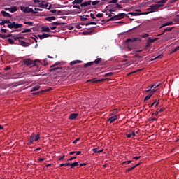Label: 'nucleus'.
Segmentation results:
<instances>
[{
  "label": "nucleus",
  "mask_w": 179,
  "mask_h": 179,
  "mask_svg": "<svg viewBox=\"0 0 179 179\" xmlns=\"http://www.w3.org/2000/svg\"><path fill=\"white\" fill-rule=\"evenodd\" d=\"M128 17V19H129V16L128 15V14H125V13H119L117 14V19L119 20H120V19H124V17Z\"/></svg>",
  "instance_id": "obj_10"
},
{
  "label": "nucleus",
  "mask_w": 179,
  "mask_h": 179,
  "mask_svg": "<svg viewBox=\"0 0 179 179\" xmlns=\"http://www.w3.org/2000/svg\"><path fill=\"white\" fill-rule=\"evenodd\" d=\"M20 9L24 13H32V15H36L37 13V11H34L33 8L29 7L21 6Z\"/></svg>",
  "instance_id": "obj_3"
},
{
  "label": "nucleus",
  "mask_w": 179,
  "mask_h": 179,
  "mask_svg": "<svg viewBox=\"0 0 179 179\" xmlns=\"http://www.w3.org/2000/svg\"><path fill=\"white\" fill-rule=\"evenodd\" d=\"M0 38H3L5 40V38H6V35L0 34Z\"/></svg>",
  "instance_id": "obj_52"
},
{
  "label": "nucleus",
  "mask_w": 179,
  "mask_h": 179,
  "mask_svg": "<svg viewBox=\"0 0 179 179\" xmlns=\"http://www.w3.org/2000/svg\"><path fill=\"white\" fill-rule=\"evenodd\" d=\"M168 0H160L157 2V4L151 5L149 6L148 8H147V10L153 13V12H159V8H162V6H164V3H166Z\"/></svg>",
  "instance_id": "obj_2"
},
{
  "label": "nucleus",
  "mask_w": 179,
  "mask_h": 179,
  "mask_svg": "<svg viewBox=\"0 0 179 179\" xmlns=\"http://www.w3.org/2000/svg\"><path fill=\"white\" fill-rule=\"evenodd\" d=\"M42 31L45 33H50L51 30L50 29V27L43 26L42 27Z\"/></svg>",
  "instance_id": "obj_18"
},
{
  "label": "nucleus",
  "mask_w": 179,
  "mask_h": 179,
  "mask_svg": "<svg viewBox=\"0 0 179 179\" xmlns=\"http://www.w3.org/2000/svg\"><path fill=\"white\" fill-rule=\"evenodd\" d=\"M92 33H93V31H84L82 34L83 36H89L90 34H92Z\"/></svg>",
  "instance_id": "obj_25"
},
{
  "label": "nucleus",
  "mask_w": 179,
  "mask_h": 179,
  "mask_svg": "<svg viewBox=\"0 0 179 179\" xmlns=\"http://www.w3.org/2000/svg\"><path fill=\"white\" fill-rule=\"evenodd\" d=\"M118 118V116L117 115H114L113 117H110L108 120V122H110V124H113V122H114V121H116V120Z\"/></svg>",
  "instance_id": "obj_13"
},
{
  "label": "nucleus",
  "mask_w": 179,
  "mask_h": 179,
  "mask_svg": "<svg viewBox=\"0 0 179 179\" xmlns=\"http://www.w3.org/2000/svg\"><path fill=\"white\" fill-rule=\"evenodd\" d=\"M55 17H48L45 18V20H47L48 22H52V20H55Z\"/></svg>",
  "instance_id": "obj_29"
},
{
  "label": "nucleus",
  "mask_w": 179,
  "mask_h": 179,
  "mask_svg": "<svg viewBox=\"0 0 179 179\" xmlns=\"http://www.w3.org/2000/svg\"><path fill=\"white\" fill-rule=\"evenodd\" d=\"M8 43H10V44H15V41L12 38H8Z\"/></svg>",
  "instance_id": "obj_51"
},
{
  "label": "nucleus",
  "mask_w": 179,
  "mask_h": 179,
  "mask_svg": "<svg viewBox=\"0 0 179 179\" xmlns=\"http://www.w3.org/2000/svg\"><path fill=\"white\" fill-rule=\"evenodd\" d=\"M94 153H101L104 150L103 149H101L99 150V148H94L93 150Z\"/></svg>",
  "instance_id": "obj_27"
},
{
  "label": "nucleus",
  "mask_w": 179,
  "mask_h": 179,
  "mask_svg": "<svg viewBox=\"0 0 179 179\" xmlns=\"http://www.w3.org/2000/svg\"><path fill=\"white\" fill-rule=\"evenodd\" d=\"M52 24H53V26H61V24H62V23L59 22H53L52 23Z\"/></svg>",
  "instance_id": "obj_37"
},
{
  "label": "nucleus",
  "mask_w": 179,
  "mask_h": 179,
  "mask_svg": "<svg viewBox=\"0 0 179 179\" xmlns=\"http://www.w3.org/2000/svg\"><path fill=\"white\" fill-rule=\"evenodd\" d=\"M76 64H78V62L76 60L72 61L70 62V65H71V66L75 65Z\"/></svg>",
  "instance_id": "obj_53"
},
{
  "label": "nucleus",
  "mask_w": 179,
  "mask_h": 179,
  "mask_svg": "<svg viewBox=\"0 0 179 179\" xmlns=\"http://www.w3.org/2000/svg\"><path fill=\"white\" fill-rule=\"evenodd\" d=\"M63 69L62 67H55L53 69H51L49 70V72H53V73H61L62 72Z\"/></svg>",
  "instance_id": "obj_6"
},
{
  "label": "nucleus",
  "mask_w": 179,
  "mask_h": 179,
  "mask_svg": "<svg viewBox=\"0 0 179 179\" xmlns=\"http://www.w3.org/2000/svg\"><path fill=\"white\" fill-rule=\"evenodd\" d=\"M179 50V46L176 47L175 49H173L171 52V54H174V52H177Z\"/></svg>",
  "instance_id": "obj_43"
},
{
  "label": "nucleus",
  "mask_w": 179,
  "mask_h": 179,
  "mask_svg": "<svg viewBox=\"0 0 179 179\" xmlns=\"http://www.w3.org/2000/svg\"><path fill=\"white\" fill-rule=\"evenodd\" d=\"M1 15H3V16L4 17H12V15L9 13H7L6 11L5 10H2L1 12Z\"/></svg>",
  "instance_id": "obj_15"
},
{
  "label": "nucleus",
  "mask_w": 179,
  "mask_h": 179,
  "mask_svg": "<svg viewBox=\"0 0 179 179\" xmlns=\"http://www.w3.org/2000/svg\"><path fill=\"white\" fill-rule=\"evenodd\" d=\"M38 37H39L40 40H43V38H48V37H51V35L48 34H43L42 35H38Z\"/></svg>",
  "instance_id": "obj_12"
},
{
  "label": "nucleus",
  "mask_w": 179,
  "mask_h": 179,
  "mask_svg": "<svg viewBox=\"0 0 179 179\" xmlns=\"http://www.w3.org/2000/svg\"><path fill=\"white\" fill-rule=\"evenodd\" d=\"M94 62H90L84 64V68H89V66H92V65H94Z\"/></svg>",
  "instance_id": "obj_22"
},
{
  "label": "nucleus",
  "mask_w": 179,
  "mask_h": 179,
  "mask_svg": "<svg viewBox=\"0 0 179 179\" xmlns=\"http://www.w3.org/2000/svg\"><path fill=\"white\" fill-rule=\"evenodd\" d=\"M114 8V5L110 4L106 7V10H111L112 8Z\"/></svg>",
  "instance_id": "obj_30"
},
{
  "label": "nucleus",
  "mask_w": 179,
  "mask_h": 179,
  "mask_svg": "<svg viewBox=\"0 0 179 179\" xmlns=\"http://www.w3.org/2000/svg\"><path fill=\"white\" fill-rule=\"evenodd\" d=\"M117 2H118V0H112L109 1V3H117Z\"/></svg>",
  "instance_id": "obj_56"
},
{
  "label": "nucleus",
  "mask_w": 179,
  "mask_h": 179,
  "mask_svg": "<svg viewBox=\"0 0 179 179\" xmlns=\"http://www.w3.org/2000/svg\"><path fill=\"white\" fill-rule=\"evenodd\" d=\"M128 15H131V16H141V15H142V14H141V13H134V12L128 13Z\"/></svg>",
  "instance_id": "obj_24"
},
{
  "label": "nucleus",
  "mask_w": 179,
  "mask_h": 179,
  "mask_svg": "<svg viewBox=\"0 0 179 179\" xmlns=\"http://www.w3.org/2000/svg\"><path fill=\"white\" fill-rule=\"evenodd\" d=\"M175 22H179V15H176V17L174 19Z\"/></svg>",
  "instance_id": "obj_59"
},
{
  "label": "nucleus",
  "mask_w": 179,
  "mask_h": 179,
  "mask_svg": "<svg viewBox=\"0 0 179 179\" xmlns=\"http://www.w3.org/2000/svg\"><path fill=\"white\" fill-rule=\"evenodd\" d=\"M79 116L78 113H72L69 116V120H76L78 117Z\"/></svg>",
  "instance_id": "obj_14"
},
{
  "label": "nucleus",
  "mask_w": 179,
  "mask_h": 179,
  "mask_svg": "<svg viewBox=\"0 0 179 179\" xmlns=\"http://www.w3.org/2000/svg\"><path fill=\"white\" fill-rule=\"evenodd\" d=\"M151 95L148 94L145 96V98L144 99V101H148V100H149V99H150Z\"/></svg>",
  "instance_id": "obj_48"
},
{
  "label": "nucleus",
  "mask_w": 179,
  "mask_h": 179,
  "mask_svg": "<svg viewBox=\"0 0 179 179\" xmlns=\"http://www.w3.org/2000/svg\"><path fill=\"white\" fill-rule=\"evenodd\" d=\"M102 61H103V59L97 58L96 59H95L94 62H94V64H96V65H99V64H101Z\"/></svg>",
  "instance_id": "obj_20"
},
{
  "label": "nucleus",
  "mask_w": 179,
  "mask_h": 179,
  "mask_svg": "<svg viewBox=\"0 0 179 179\" xmlns=\"http://www.w3.org/2000/svg\"><path fill=\"white\" fill-rule=\"evenodd\" d=\"M90 17H92V19H96V16L93 13L90 14Z\"/></svg>",
  "instance_id": "obj_63"
},
{
  "label": "nucleus",
  "mask_w": 179,
  "mask_h": 179,
  "mask_svg": "<svg viewBox=\"0 0 179 179\" xmlns=\"http://www.w3.org/2000/svg\"><path fill=\"white\" fill-rule=\"evenodd\" d=\"M49 26H50L51 30H55V29H57V27L55 26L54 24H52V23L50 24Z\"/></svg>",
  "instance_id": "obj_39"
},
{
  "label": "nucleus",
  "mask_w": 179,
  "mask_h": 179,
  "mask_svg": "<svg viewBox=\"0 0 179 179\" xmlns=\"http://www.w3.org/2000/svg\"><path fill=\"white\" fill-rule=\"evenodd\" d=\"M159 86H160V83L158 84V85L154 84V85H152L151 86H149L148 87H150V89H153V88L159 87Z\"/></svg>",
  "instance_id": "obj_36"
},
{
  "label": "nucleus",
  "mask_w": 179,
  "mask_h": 179,
  "mask_svg": "<svg viewBox=\"0 0 179 179\" xmlns=\"http://www.w3.org/2000/svg\"><path fill=\"white\" fill-rule=\"evenodd\" d=\"M69 166H71V169H73L74 167H76V166H79V162H76L72 164L70 163Z\"/></svg>",
  "instance_id": "obj_23"
},
{
  "label": "nucleus",
  "mask_w": 179,
  "mask_h": 179,
  "mask_svg": "<svg viewBox=\"0 0 179 179\" xmlns=\"http://www.w3.org/2000/svg\"><path fill=\"white\" fill-rule=\"evenodd\" d=\"M173 29H174V27H167V28H166V29L163 31V33H166V31H171V30H173Z\"/></svg>",
  "instance_id": "obj_31"
},
{
  "label": "nucleus",
  "mask_w": 179,
  "mask_h": 179,
  "mask_svg": "<svg viewBox=\"0 0 179 179\" xmlns=\"http://www.w3.org/2000/svg\"><path fill=\"white\" fill-rule=\"evenodd\" d=\"M22 27H23V24H19L16 22H13L8 24V29H20Z\"/></svg>",
  "instance_id": "obj_4"
},
{
  "label": "nucleus",
  "mask_w": 179,
  "mask_h": 179,
  "mask_svg": "<svg viewBox=\"0 0 179 179\" xmlns=\"http://www.w3.org/2000/svg\"><path fill=\"white\" fill-rule=\"evenodd\" d=\"M38 139H40V135L37 134L36 136H35V142H37Z\"/></svg>",
  "instance_id": "obj_50"
},
{
  "label": "nucleus",
  "mask_w": 179,
  "mask_h": 179,
  "mask_svg": "<svg viewBox=\"0 0 179 179\" xmlns=\"http://www.w3.org/2000/svg\"><path fill=\"white\" fill-rule=\"evenodd\" d=\"M57 15H62V10H58V11L57 12Z\"/></svg>",
  "instance_id": "obj_64"
},
{
  "label": "nucleus",
  "mask_w": 179,
  "mask_h": 179,
  "mask_svg": "<svg viewBox=\"0 0 179 179\" xmlns=\"http://www.w3.org/2000/svg\"><path fill=\"white\" fill-rule=\"evenodd\" d=\"M157 40H159V38H155L153 39H152V38H148L147 40V43H155V41H157Z\"/></svg>",
  "instance_id": "obj_19"
},
{
  "label": "nucleus",
  "mask_w": 179,
  "mask_h": 179,
  "mask_svg": "<svg viewBox=\"0 0 179 179\" xmlns=\"http://www.w3.org/2000/svg\"><path fill=\"white\" fill-rule=\"evenodd\" d=\"M134 169H135V166H131V167H130V168H128V169L126 170V171H127V173H129V171H132V170H134Z\"/></svg>",
  "instance_id": "obj_40"
},
{
  "label": "nucleus",
  "mask_w": 179,
  "mask_h": 179,
  "mask_svg": "<svg viewBox=\"0 0 179 179\" xmlns=\"http://www.w3.org/2000/svg\"><path fill=\"white\" fill-rule=\"evenodd\" d=\"M113 20H118V15H117L113 16L112 17H110V19H108V20H107V22H111V21H113Z\"/></svg>",
  "instance_id": "obj_21"
},
{
  "label": "nucleus",
  "mask_w": 179,
  "mask_h": 179,
  "mask_svg": "<svg viewBox=\"0 0 179 179\" xmlns=\"http://www.w3.org/2000/svg\"><path fill=\"white\" fill-rule=\"evenodd\" d=\"M5 10H8L11 13H14V12H17V7L13 6L11 8H6Z\"/></svg>",
  "instance_id": "obj_9"
},
{
  "label": "nucleus",
  "mask_w": 179,
  "mask_h": 179,
  "mask_svg": "<svg viewBox=\"0 0 179 179\" xmlns=\"http://www.w3.org/2000/svg\"><path fill=\"white\" fill-rule=\"evenodd\" d=\"M156 92H157V90H154L152 91H150L149 94L151 95V97H152V96H153V94H155V93H156Z\"/></svg>",
  "instance_id": "obj_47"
},
{
  "label": "nucleus",
  "mask_w": 179,
  "mask_h": 179,
  "mask_svg": "<svg viewBox=\"0 0 179 179\" xmlns=\"http://www.w3.org/2000/svg\"><path fill=\"white\" fill-rule=\"evenodd\" d=\"M82 2H83V0H74L72 3L73 5H75V4L79 5L80 3L82 4Z\"/></svg>",
  "instance_id": "obj_28"
},
{
  "label": "nucleus",
  "mask_w": 179,
  "mask_h": 179,
  "mask_svg": "<svg viewBox=\"0 0 179 179\" xmlns=\"http://www.w3.org/2000/svg\"><path fill=\"white\" fill-rule=\"evenodd\" d=\"M80 6H81V8H85V6H87V1H85L84 3H81Z\"/></svg>",
  "instance_id": "obj_41"
},
{
  "label": "nucleus",
  "mask_w": 179,
  "mask_h": 179,
  "mask_svg": "<svg viewBox=\"0 0 179 179\" xmlns=\"http://www.w3.org/2000/svg\"><path fill=\"white\" fill-rule=\"evenodd\" d=\"M22 33H31V29H24V31H22Z\"/></svg>",
  "instance_id": "obj_44"
},
{
  "label": "nucleus",
  "mask_w": 179,
  "mask_h": 179,
  "mask_svg": "<svg viewBox=\"0 0 179 179\" xmlns=\"http://www.w3.org/2000/svg\"><path fill=\"white\" fill-rule=\"evenodd\" d=\"M117 10V7H113L112 9L109 10V12H115Z\"/></svg>",
  "instance_id": "obj_54"
},
{
  "label": "nucleus",
  "mask_w": 179,
  "mask_h": 179,
  "mask_svg": "<svg viewBox=\"0 0 179 179\" xmlns=\"http://www.w3.org/2000/svg\"><path fill=\"white\" fill-rule=\"evenodd\" d=\"M90 24H97V22H94L93 21H88L87 23H85V26H89Z\"/></svg>",
  "instance_id": "obj_32"
},
{
  "label": "nucleus",
  "mask_w": 179,
  "mask_h": 179,
  "mask_svg": "<svg viewBox=\"0 0 179 179\" xmlns=\"http://www.w3.org/2000/svg\"><path fill=\"white\" fill-rule=\"evenodd\" d=\"M96 17H103V14L101 13L96 14Z\"/></svg>",
  "instance_id": "obj_61"
},
{
  "label": "nucleus",
  "mask_w": 179,
  "mask_h": 179,
  "mask_svg": "<svg viewBox=\"0 0 179 179\" xmlns=\"http://www.w3.org/2000/svg\"><path fill=\"white\" fill-rule=\"evenodd\" d=\"M13 40H15V41H16L17 40L19 41V40H20V36H15V35H13Z\"/></svg>",
  "instance_id": "obj_46"
},
{
  "label": "nucleus",
  "mask_w": 179,
  "mask_h": 179,
  "mask_svg": "<svg viewBox=\"0 0 179 179\" xmlns=\"http://www.w3.org/2000/svg\"><path fill=\"white\" fill-rule=\"evenodd\" d=\"M173 22H172V21H170V22H166V23H164V24H162L161 25V27H159V29H163V27H166V26H171V25H173Z\"/></svg>",
  "instance_id": "obj_16"
},
{
  "label": "nucleus",
  "mask_w": 179,
  "mask_h": 179,
  "mask_svg": "<svg viewBox=\"0 0 179 179\" xmlns=\"http://www.w3.org/2000/svg\"><path fill=\"white\" fill-rule=\"evenodd\" d=\"M22 45V47H29V45H30V44H29V43H27V42L24 41L22 45Z\"/></svg>",
  "instance_id": "obj_42"
},
{
  "label": "nucleus",
  "mask_w": 179,
  "mask_h": 179,
  "mask_svg": "<svg viewBox=\"0 0 179 179\" xmlns=\"http://www.w3.org/2000/svg\"><path fill=\"white\" fill-rule=\"evenodd\" d=\"M141 37L143 38H148V37H149V34H145L142 35Z\"/></svg>",
  "instance_id": "obj_49"
},
{
  "label": "nucleus",
  "mask_w": 179,
  "mask_h": 179,
  "mask_svg": "<svg viewBox=\"0 0 179 179\" xmlns=\"http://www.w3.org/2000/svg\"><path fill=\"white\" fill-rule=\"evenodd\" d=\"M69 164H71V163L68 162V163H65V164H61L59 165V167H68V166H70Z\"/></svg>",
  "instance_id": "obj_33"
},
{
  "label": "nucleus",
  "mask_w": 179,
  "mask_h": 179,
  "mask_svg": "<svg viewBox=\"0 0 179 179\" xmlns=\"http://www.w3.org/2000/svg\"><path fill=\"white\" fill-rule=\"evenodd\" d=\"M87 82H92V83H100V82H104V79L96 80V78L88 80Z\"/></svg>",
  "instance_id": "obj_11"
},
{
  "label": "nucleus",
  "mask_w": 179,
  "mask_h": 179,
  "mask_svg": "<svg viewBox=\"0 0 179 179\" xmlns=\"http://www.w3.org/2000/svg\"><path fill=\"white\" fill-rule=\"evenodd\" d=\"M40 85H36L34 87H32V90H31V92H37V90H38L40 89Z\"/></svg>",
  "instance_id": "obj_26"
},
{
  "label": "nucleus",
  "mask_w": 179,
  "mask_h": 179,
  "mask_svg": "<svg viewBox=\"0 0 179 179\" xmlns=\"http://www.w3.org/2000/svg\"><path fill=\"white\" fill-rule=\"evenodd\" d=\"M14 79H17L19 78H27L29 76H40V75L38 74H34V75H30L29 73H18V74H15L14 75Z\"/></svg>",
  "instance_id": "obj_5"
},
{
  "label": "nucleus",
  "mask_w": 179,
  "mask_h": 179,
  "mask_svg": "<svg viewBox=\"0 0 179 179\" xmlns=\"http://www.w3.org/2000/svg\"><path fill=\"white\" fill-rule=\"evenodd\" d=\"M99 3H100V0H96V1H92V5H93L94 6H96V5H99Z\"/></svg>",
  "instance_id": "obj_34"
},
{
  "label": "nucleus",
  "mask_w": 179,
  "mask_h": 179,
  "mask_svg": "<svg viewBox=\"0 0 179 179\" xmlns=\"http://www.w3.org/2000/svg\"><path fill=\"white\" fill-rule=\"evenodd\" d=\"M149 13H151V12L148 11V12L140 13L141 15H149Z\"/></svg>",
  "instance_id": "obj_58"
},
{
  "label": "nucleus",
  "mask_w": 179,
  "mask_h": 179,
  "mask_svg": "<svg viewBox=\"0 0 179 179\" xmlns=\"http://www.w3.org/2000/svg\"><path fill=\"white\" fill-rule=\"evenodd\" d=\"M23 64L26 65L27 66H29V68H33V66H34L35 68H36V69L34 70V72H40V71H41V68H40L38 66V65H37L36 64V62H40V60H35L33 61L31 59H25L23 60Z\"/></svg>",
  "instance_id": "obj_1"
},
{
  "label": "nucleus",
  "mask_w": 179,
  "mask_h": 179,
  "mask_svg": "<svg viewBox=\"0 0 179 179\" xmlns=\"http://www.w3.org/2000/svg\"><path fill=\"white\" fill-rule=\"evenodd\" d=\"M24 24H29V26H33L34 22H24Z\"/></svg>",
  "instance_id": "obj_45"
},
{
  "label": "nucleus",
  "mask_w": 179,
  "mask_h": 179,
  "mask_svg": "<svg viewBox=\"0 0 179 179\" xmlns=\"http://www.w3.org/2000/svg\"><path fill=\"white\" fill-rule=\"evenodd\" d=\"M43 63H44L45 66H47V65H48V62L47 61V59H45L43 60Z\"/></svg>",
  "instance_id": "obj_57"
},
{
  "label": "nucleus",
  "mask_w": 179,
  "mask_h": 179,
  "mask_svg": "<svg viewBox=\"0 0 179 179\" xmlns=\"http://www.w3.org/2000/svg\"><path fill=\"white\" fill-rule=\"evenodd\" d=\"M77 157H73L69 158L68 160L71 162L72 160H75V159H77Z\"/></svg>",
  "instance_id": "obj_60"
},
{
  "label": "nucleus",
  "mask_w": 179,
  "mask_h": 179,
  "mask_svg": "<svg viewBox=\"0 0 179 179\" xmlns=\"http://www.w3.org/2000/svg\"><path fill=\"white\" fill-rule=\"evenodd\" d=\"M130 163H132V160L124 161L122 163V164H130Z\"/></svg>",
  "instance_id": "obj_38"
},
{
  "label": "nucleus",
  "mask_w": 179,
  "mask_h": 179,
  "mask_svg": "<svg viewBox=\"0 0 179 179\" xmlns=\"http://www.w3.org/2000/svg\"><path fill=\"white\" fill-rule=\"evenodd\" d=\"M39 8H43V9H51V5L50 3H47L46 4H44L43 3H39Z\"/></svg>",
  "instance_id": "obj_7"
},
{
  "label": "nucleus",
  "mask_w": 179,
  "mask_h": 179,
  "mask_svg": "<svg viewBox=\"0 0 179 179\" xmlns=\"http://www.w3.org/2000/svg\"><path fill=\"white\" fill-rule=\"evenodd\" d=\"M79 141H80V138H76V139L73 142V143L74 145H76V143H77L78 142H79Z\"/></svg>",
  "instance_id": "obj_55"
},
{
  "label": "nucleus",
  "mask_w": 179,
  "mask_h": 179,
  "mask_svg": "<svg viewBox=\"0 0 179 179\" xmlns=\"http://www.w3.org/2000/svg\"><path fill=\"white\" fill-rule=\"evenodd\" d=\"M133 159H134V160H139V159H141V156L134 157H133Z\"/></svg>",
  "instance_id": "obj_62"
},
{
  "label": "nucleus",
  "mask_w": 179,
  "mask_h": 179,
  "mask_svg": "<svg viewBox=\"0 0 179 179\" xmlns=\"http://www.w3.org/2000/svg\"><path fill=\"white\" fill-rule=\"evenodd\" d=\"M35 138H36V135H34V134H32L29 140V145H31V143L34 142Z\"/></svg>",
  "instance_id": "obj_17"
},
{
  "label": "nucleus",
  "mask_w": 179,
  "mask_h": 179,
  "mask_svg": "<svg viewBox=\"0 0 179 179\" xmlns=\"http://www.w3.org/2000/svg\"><path fill=\"white\" fill-rule=\"evenodd\" d=\"M135 41H142L140 38H129L126 40V43H135Z\"/></svg>",
  "instance_id": "obj_8"
},
{
  "label": "nucleus",
  "mask_w": 179,
  "mask_h": 179,
  "mask_svg": "<svg viewBox=\"0 0 179 179\" xmlns=\"http://www.w3.org/2000/svg\"><path fill=\"white\" fill-rule=\"evenodd\" d=\"M113 75H114V73H113V72H109V73H106V74L104 75V76H105L106 78H108V76H113Z\"/></svg>",
  "instance_id": "obj_35"
}]
</instances>
